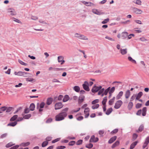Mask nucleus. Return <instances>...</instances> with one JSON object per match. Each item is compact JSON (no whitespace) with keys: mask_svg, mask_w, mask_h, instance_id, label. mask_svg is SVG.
Returning a JSON list of instances; mask_svg holds the SVG:
<instances>
[{"mask_svg":"<svg viewBox=\"0 0 149 149\" xmlns=\"http://www.w3.org/2000/svg\"><path fill=\"white\" fill-rule=\"evenodd\" d=\"M68 108H66L63 109L61 112L55 116V120L60 121L63 120L67 116V112Z\"/></svg>","mask_w":149,"mask_h":149,"instance_id":"nucleus-1","label":"nucleus"},{"mask_svg":"<svg viewBox=\"0 0 149 149\" xmlns=\"http://www.w3.org/2000/svg\"><path fill=\"white\" fill-rule=\"evenodd\" d=\"M75 37L84 40H88V38L86 36L78 33H75L74 34Z\"/></svg>","mask_w":149,"mask_h":149,"instance_id":"nucleus-2","label":"nucleus"},{"mask_svg":"<svg viewBox=\"0 0 149 149\" xmlns=\"http://www.w3.org/2000/svg\"><path fill=\"white\" fill-rule=\"evenodd\" d=\"M7 13L10 16H15L17 15L15 10L12 8H9L7 10Z\"/></svg>","mask_w":149,"mask_h":149,"instance_id":"nucleus-3","label":"nucleus"},{"mask_svg":"<svg viewBox=\"0 0 149 149\" xmlns=\"http://www.w3.org/2000/svg\"><path fill=\"white\" fill-rule=\"evenodd\" d=\"M89 84L87 81H85L84 84H83L82 86L83 88L85 91H90V89L88 86Z\"/></svg>","mask_w":149,"mask_h":149,"instance_id":"nucleus-4","label":"nucleus"},{"mask_svg":"<svg viewBox=\"0 0 149 149\" xmlns=\"http://www.w3.org/2000/svg\"><path fill=\"white\" fill-rule=\"evenodd\" d=\"M102 88V86H97L95 85H94L91 91L93 93H96L98 91Z\"/></svg>","mask_w":149,"mask_h":149,"instance_id":"nucleus-5","label":"nucleus"},{"mask_svg":"<svg viewBox=\"0 0 149 149\" xmlns=\"http://www.w3.org/2000/svg\"><path fill=\"white\" fill-rule=\"evenodd\" d=\"M123 104L122 101L121 100H119L116 102L115 104L114 107L116 109H119Z\"/></svg>","mask_w":149,"mask_h":149,"instance_id":"nucleus-6","label":"nucleus"},{"mask_svg":"<svg viewBox=\"0 0 149 149\" xmlns=\"http://www.w3.org/2000/svg\"><path fill=\"white\" fill-rule=\"evenodd\" d=\"M92 11L93 13L98 15H100L104 14V13L101 11H99L98 10L95 8L92 9Z\"/></svg>","mask_w":149,"mask_h":149,"instance_id":"nucleus-7","label":"nucleus"},{"mask_svg":"<svg viewBox=\"0 0 149 149\" xmlns=\"http://www.w3.org/2000/svg\"><path fill=\"white\" fill-rule=\"evenodd\" d=\"M81 2L87 6H95V4L91 2L83 1H81Z\"/></svg>","mask_w":149,"mask_h":149,"instance_id":"nucleus-8","label":"nucleus"},{"mask_svg":"<svg viewBox=\"0 0 149 149\" xmlns=\"http://www.w3.org/2000/svg\"><path fill=\"white\" fill-rule=\"evenodd\" d=\"M63 107V105L61 102H58L56 103L55 105V109L57 110L60 109Z\"/></svg>","mask_w":149,"mask_h":149,"instance_id":"nucleus-9","label":"nucleus"},{"mask_svg":"<svg viewBox=\"0 0 149 149\" xmlns=\"http://www.w3.org/2000/svg\"><path fill=\"white\" fill-rule=\"evenodd\" d=\"M133 12L134 13L136 14H141L142 13V11L140 9L134 7L133 8Z\"/></svg>","mask_w":149,"mask_h":149,"instance_id":"nucleus-10","label":"nucleus"},{"mask_svg":"<svg viewBox=\"0 0 149 149\" xmlns=\"http://www.w3.org/2000/svg\"><path fill=\"white\" fill-rule=\"evenodd\" d=\"M149 143V136H148L146 139L145 142L142 146L143 149L145 148L148 145Z\"/></svg>","mask_w":149,"mask_h":149,"instance_id":"nucleus-11","label":"nucleus"},{"mask_svg":"<svg viewBox=\"0 0 149 149\" xmlns=\"http://www.w3.org/2000/svg\"><path fill=\"white\" fill-rule=\"evenodd\" d=\"M98 138L97 137L95 138L94 135L92 136L89 140L90 142H93L95 143L97 142L98 141Z\"/></svg>","mask_w":149,"mask_h":149,"instance_id":"nucleus-12","label":"nucleus"},{"mask_svg":"<svg viewBox=\"0 0 149 149\" xmlns=\"http://www.w3.org/2000/svg\"><path fill=\"white\" fill-rule=\"evenodd\" d=\"M64 57L62 56H58V60L59 63H61V64H63L65 61L63 60Z\"/></svg>","mask_w":149,"mask_h":149,"instance_id":"nucleus-13","label":"nucleus"},{"mask_svg":"<svg viewBox=\"0 0 149 149\" xmlns=\"http://www.w3.org/2000/svg\"><path fill=\"white\" fill-rule=\"evenodd\" d=\"M127 52V48L123 49L121 48L120 50V52L122 55H124L126 54Z\"/></svg>","mask_w":149,"mask_h":149,"instance_id":"nucleus-14","label":"nucleus"},{"mask_svg":"<svg viewBox=\"0 0 149 149\" xmlns=\"http://www.w3.org/2000/svg\"><path fill=\"white\" fill-rule=\"evenodd\" d=\"M117 139L116 136H114L111 138L108 141V143L109 144H111L114 142Z\"/></svg>","mask_w":149,"mask_h":149,"instance_id":"nucleus-15","label":"nucleus"},{"mask_svg":"<svg viewBox=\"0 0 149 149\" xmlns=\"http://www.w3.org/2000/svg\"><path fill=\"white\" fill-rule=\"evenodd\" d=\"M128 33L126 32H123L121 33V37L123 39H125L127 36Z\"/></svg>","mask_w":149,"mask_h":149,"instance_id":"nucleus-16","label":"nucleus"},{"mask_svg":"<svg viewBox=\"0 0 149 149\" xmlns=\"http://www.w3.org/2000/svg\"><path fill=\"white\" fill-rule=\"evenodd\" d=\"M130 95V92L129 90H127L125 93V97L126 99L128 98Z\"/></svg>","mask_w":149,"mask_h":149,"instance_id":"nucleus-17","label":"nucleus"},{"mask_svg":"<svg viewBox=\"0 0 149 149\" xmlns=\"http://www.w3.org/2000/svg\"><path fill=\"white\" fill-rule=\"evenodd\" d=\"M143 95V93L142 92H139L137 95H136V97L135 98V100L136 101V100H139L141 98Z\"/></svg>","mask_w":149,"mask_h":149,"instance_id":"nucleus-18","label":"nucleus"},{"mask_svg":"<svg viewBox=\"0 0 149 149\" xmlns=\"http://www.w3.org/2000/svg\"><path fill=\"white\" fill-rule=\"evenodd\" d=\"M133 106V104L132 102H130L128 104L127 108L129 110H131Z\"/></svg>","mask_w":149,"mask_h":149,"instance_id":"nucleus-19","label":"nucleus"},{"mask_svg":"<svg viewBox=\"0 0 149 149\" xmlns=\"http://www.w3.org/2000/svg\"><path fill=\"white\" fill-rule=\"evenodd\" d=\"M85 97L84 96H81L79 98V103L81 104L84 101Z\"/></svg>","mask_w":149,"mask_h":149,"instance_id":"nucleus-20","label":"nucleus"},{"mask_svg":"<svg viewBox=\"0 0 149 149\" xmlns=\"http://www.w3.org/2000/svg\"><path fill=\"white\" fill-rule=\"evenodd\" d=\"M120 144V142L119 141H116L111 146L112 148H113L119 145Z\"/></svg>","mask_w":149,"mask_h":149,"instance_id":"nucleus-21","label":"nucleus"},{"mask_svg":"<svg viewBox=\"0 0 149 149\" xmlns=\"http://www.w3.org/2000/svg\"><path fill=\"white\" fill-rule=\"evenodd\" d=\"M133 3H134L141 6V5L142 2L140 0H135L133 1Z\"/></svg>","mask_w":149,"mask_h":149,"instance_id":"nucleus-22","label":"nucleus"},{"mask_svg":"<svg viewBox=\"0 0 149 149\" xmlns=\"http://www.w3.org/2000/svg\"><path fill=\"white\" fill-rule=\"evenodd\" d=\"M138 141H135L134 142H133L131 145L130 149H133L135 146L136 145L137 143H138Z\"/></svg>","mask_w":149,"mask_h":149,"instance_id":"nucleus-23","label":"nucleus"},{"mask_svg":"<svg viewBox=\"0 0 149 149\" xmlns=\"http://www.w3.org/2000/svg\"><path fill=\"white\" fill-rule=\"evenodd\" d=\"M45 105V103L44 102H41L40 105V109H39V111L40 112L42 111V109H41L42 108L44 107Z\"/></svg>","mask_w":149,"mask_h":149,"instance_id":"nucleus-24","label":"nucleus"},{"mask_svg":"<svg viewBox=\"0 0 149 149\" xmlns=\"http://www.w3.org/2000/svg\"><path fill=\"white\" fill-rule=\"evenodd\" d=\"M142 115L143 116H146V112L147 111V108L146 107H144L142 109Z\"/></svg>","mask_w":149,"mask_h":149,"instance_id":"nucleus-25","label":"nucleus"},{"mask_svg":"<svg viewBox=\"0 0 149 149\" xmlns=\"http://www.w3.org/2000/svg\"><path fill=\"white\" fill-rule=\"evenodd\" d=\"M143 129L144 126L143 125H141L139 126L138 130H136V132H141L143 130Z\"/></svg>","mask_w":149,"mask_h":149,"instance_id":"nucleus-26","label":"nucleus"},{"mask_svg":"<svg viewBox=\"0 0 149 149\" xmlns=\"http://www.w3.org/2000/svg\"><path fill=\"white\" fill-rule=\"evenodd\" d=\"M69 99V97L68 95H65L64 97L63 101V102H65L68 101Z\"/></svg>","mask_w":149,"mask_h":149,"instance_id":"nucleus-27","label":"nucleus"},{"mask_svg":"<svg viewBox=\"0 0 149 149\" xmlns=\"http://www.w3.org/2000/svg\"><path fill=\"white\" fill-rule=\"evenodd\" d=\"M22 115L23 116V118L25 119H29L31 116V115L30 114H28L24 115V114H22Z\"/></svg>","mask_w":149,"mask_h":149,"instance_id":"nucleus-28","label":"nucleus"},{"mask_svg":"<svg viewBox=\"0 0 149 149\" xmlns=\"http://www.w3.org/2000/svg\"><path fill=\"white\" fill-rule=\"evenodd\" d=\"M123 94V92L122 91H121L119 92V93L116 96L117 99H119L121 97Z\"/></svg>","mask_w":149,"mask_h":149,"instance_id":"nucleus-29","label":"nucleus"},{"mask_svg":"<svg viewBox=\"0 0 149 149\" xmlns=\"http://www.w3.org/2000/svg\"><path fill=\"white\" fill-rule=\"evenodd\" d=\"M115 97H113L112 99H110L109 101V105H112L115 99Z\"/></svg>","mask_w":149,"mask_h":149,"instance_id":"nucleus-30","label":"nucleus"},{"mask_svg":"<svg viewBox=\"0 0 149 149\" xmlns=\"http://www.w3.org/2000/svg\"><path fill=\"white\" fill-rule=\"evenodd\" d=\"M112 111V108H109L108 109L107 111L105 113L107 115H109Z\"/></svg>","mask_w":149,"mask_h":149,"instance_id":"nucleus-31","label":"nucleus"},{"mask_svg":"<svg viewBox=\"0 0 149 149\" xmlns=\"http://www.w3.org/2000/svg\"><path fill=\"white\" fill-rule=\"evenodd\" d=\"M128 59L130 61L136 64V61L133 59L131 56H129L128 57Z\"/></svg>","mask_w":149,"mask_h":149,"instance_id":"nucleus-32","label":"nucleus"},{"mask_svg":"<svg viewBox=\"0 0 149 149\" xmlns=\"http://www.w3.org/2000/svg\"><path fill=\"white\" fill-rule=\"evenodd\" d=\"M115 90V88L114 87H112L111 88H110V90L109 92V94L111 95L112 93H113Z\"/></svg>","mask_w":149,"mask_h":149,"instance_id":"nucleus-33","label":"nucleus"},{"mask_svg":"<svg viewBox=\"0 0 149 149\" xmlns=\"http://www.w3.org/2000/svg\"><path fill=\"white\" fill-rule=\"evenodd\" d=\"M52 99L51 98H48L47 101V104L48 105H50L52 102Z\"/></svg>","mask_w":149,"mask_h":149,"instance_id":"nucleus-34","label":"nucleus"},{"mask_svg":"<svg viewBox=\"0 0 149 149\" xmlns=\"http://www.w3.org/2000/svg\"><path fill=\"white\" fill-rule=\"evenodd\" d=\"M6 107L3 106L0 108V113H2L3 111H4L6 110Z\"/></svg>","mask_w":149,"mask_h":149,"instance_id":"nucleus-35","label":"nucleus"},{"mask_svg":"<svg viewBox=\"0 0 149 149\" xmlns=\"http://www.w3.org/2000/svg\"><path fill=\"white\" fill-rule=\"evenodd\" d=\"M30 110L31 111H33L34 110V109L35 108V105L33 103L31 104L29 107Z\"/></svg>","mask_w":149,"mask_h":149,"instance_id":"nucleus-36","label":"nucleus"},{"mask_svg":"<svg viewBox=\"0 0 149 149\" xmlns=\"http://www.w3.org/2000/svg\"><path fill=\"white\" fill-rule=\"evenodd\" d=\"M17 123V121H15L14 122H11L9 123L8 125V126H10L13 127L15 126V125H16Z\"/></svg>","mask_w":149,"mask_h":149,"instance_id":"nucleus-37","label":"nucleus"},{"mask_svg":"<svg viewBox=\"0 0 149 149\" xmlns=\"http://www.w3.org/2000/svg\"><path fill=\"white\" fill-rule=\"evenodd\" d=\"M110 87H109L108 88H107L105 90H104V95H107V94L108 92L109 93V90H110Z\"/></svg>","mask_w":149,"mask_h":149,"instance_id":"nucleus-38","label":"nucleus"},{"mask_svg":"<svg viewBox=\"0 0 149 149\" xmlns=\"http://www.w3.org/2000/svg\"><path fill=\"white\" fill-rule=\"evenodd\" d=\"M74 90L76 92H78L80 90V88L79 86H75L74 87Z\"/></svg>","mask_w":149,"mask_h":149,"instance_id":"nucleus-39","label":"nucleus"},{"mask_svg":"<svg viewBox=\"0 0 149 149\" xmlns=\"http://www.w3.org/2000/svg\"><path fill=\"white\" fill-rule=\"evenodd\" d=\"M18 117L17 115H15L13 116L10 119V121H13L15 120Z\"/></svg>","mask_w":149,"mask_h":149,"instance_id":"nucleus-40","label":"nucleus"},{"mask_svg":"<svg viewBox=\"0 0 149 149\" xmlns=\"http://www.w3.org/2000/svg\"><path fill=\"white\" fill-rule=\"evenodd\" d=\"M107 97H104L102 102V103L103 105H106V103L107 102Z\"/></svg>","mask_w":149,"mask_h":149,"instance_id":"nucleus-41","label":"nucleus"},{"mask_svg":"<svg viewBox=\"0 0 149 149\" xmlns=\"http://www.w3.org/2000/svg\"><path fill=\"white\" fill-rule=\"evenodd\" d=\"M136 95L135 94H134L132 95L131 97L130 98V102H131L133 101L134 99H135L136 97Z\"/></svg>","mask_w":149,"mask_h":149,"instance_id":"nucleus-42","label":"nucleus"},{"mask_svg":"<svg viewBox=\"0 0 149 149\" xmlns=\"http://www.w3.org/2000/svg\"><path fill=\"white\" fill-rule=\"evenodd\" d=\"M13 108L11 107H6V112L7 113H9L10 112L12 109Z\"/></svg>","mask_w":149,"mask_h":149,"instance_id":"nucleus-43","label":"nucleus"},{"mask_svg":"<svg viewBox=\"0 0 149 149\" xmlns=\"http://www.w3.org/2000/svg\"><path fill=\"white\" fill-rule=\"evenodd\" d=\"M48 142L47 141L43 142L42 145V147H44L47 146L48 144Z\"/></svg>","mask_w":149,"mask_h":149,"instance_id":"nucleus-44","label":"nucleus"},{"mask_svg":"<svg viewBox=\"0 0 149 149\" xmlns=\"http://www.w3.org/2000/svg\"><path fill=\"white\" fill-rule=\"evenodd\" d=\"M12 19L14 21L16 22L17 23H21V22L19 19L17 18L13 17Z\"/></svg>","mask_w":149,"mask_h":149,"instance_id":"nucleus-45","label":"nucleus"},{"mask_svg":"<svg viewBox=\"0 0 149 149\" xmlns=\"http://www.w3.org/2000/svg\"><path fill=\"white\" fill-rule=\"evenodd\" d=\"M85 146L86 148H91L93 147V145L92 144L90 143L86 145Z\"/></svg>","mask_w":149,"mask_h":149,"instance_id":"nucleus-46","label":"nucleus"},{"mask_svg":"<svg viewBox=\"0 0 149 149\" xmlns=\"http://www.w3.org/2000/svg\"><path fill=\"white\" fill-rule=\"evenodd\" d=\"M93 105L92 107V108L93 109H94L97 108L99 107V104H95Z\"/></svg>","mask_w":149,"mask_h":149,"instance_id":"nucleus-47","label":"nucleus"},{"mask_svg":"<svg viewBox=\"0 0 149 149\" xmlns=\"http://www.w3.org/2000/svg\"><path fill=\"white\" fill-rule=\"evenodd\" d=\"M30 144L29 142L22 143L21 144V145L24 146H26L29 145Z\"/></svg>","mask_w":149,"mask_h":149,"instance_id":"nucleus-48","label":"nucleus"},{"mask_svg":"<svg viewBox=\"0 0 149 149\" xmlns=\"http://www.w3.org/2000/svg\"><path fill=\"white\" fill-rule=\"evenodd\" d=\"M109 20V19L108 18L104 19L103 21L102 22V24H105L107 23Z\"/></svg>","mask_w":149,"mask_h":149,"instance_id":"nucleus-49","label":"nucleus"},{"mask_svg":"<svg viewBox=\"0 0 149 149\" xmlns=\"http://www.w3.org/2000/svg\"><path fill=\"white\" fill-rule=\"evenodd\" d=\"M99 91L98 92V95H100L101 94L103 93V92L104 93V88H101Z\"/></svg>","mask_w":149,"mask_h":149,"instance_id":"nucleus-50","label":"nucleus"},{"mask_svg":"<svg viewBox=\"0 0 149 149\" xmlns=\"http://www.w3.org/2000/svg\"><path fill=\"white\" fill-rule=\"evenodd\" d=\"M26 80L27 81H30L31 82H33L34 81V80L32 78H26Z\"/></svg>","mask_w":149,"mask_h":149,"instance_id":"nucleus-51","label":"nucleus"},{"mask_svg":"<svg viewBox=\"0 0 149 149\" xmlns=\"http://www.w3.org/2000/svg\"><path fill=\"white\" fill-rule=\"evenodd\" d=\"M142 106V104L138 103L136 104L135 106V107L136 109H138L141 108V107Z\"/></svg>","mask_w":149,"mask_h":149,"instance_id":"nucleus-52","label":"nucleus"},{"mask_svg":"<svg viewBox=\"0 0 149 149\" xmlns=\"http://www.w3.org/2000/svg\"><path fill=\"white\" fill-rule=\"evenodd\" d=\"M39 22L43 24H47V22L45 21L40 19L39 21Z\"/></svg>","mask_w":149,"mask_h":149,"instance_id":"nucleus-53","label":"nucleus"},{"mask_svg":"<svg viewBox=\"0 0 149 149\" xmlns=\"http://www.w3.org/2000/svg\"><path fill=\"white\" fill-rule=\"evenodd\" d=\"M118 129H115L113 130L112 131H111V134H116L118 132Z\"/></svg>","mask_w":149,"mask_h":149,"instance_id":"nucleus-54","label":"nucleus"},{"mask_svg":"<svg viewBox=\"0 0 149 149\" xmlns=\"http://www.w3.org/2000/svg\"><path fill=\"white\" fill-rule=\"evenodd\" d=\"M83 141L82 140H79L78 141L76 142V144L79 145L81 144L82 143Z\"/></svg>","mask_w":149,"mask_h":149,"instance_id":"nucleus-55","label":"nucleus"},{"mask_svg":"<svg viewBox=\"0 0 149 149\" xmlns=\"http://www.w3.org/2000/svg\"><path fill=\"white\" fill-rule=\"evenodd\" d=\"M14 145V144H13L12 143L10 142L6 144V147L7 148H9Z\"/></svg>","mask_w":149,"mask_h":149,"instance_id":"nucleus-56","label":"nucleus"},{"mask_svg":"<svg viewBox=\"0 0 149 149\" xmlns=\"http://www.w3.org/2000/svg\"><path fill=\"white\" fill-rule=\"evenodd\" d=\"M76 142L74 141H71L69 142L68 145L69 146H73L75 143Z\"/></svg>","mask_w":149,"mask_h":149,"instance_id":"nucleus-57","label":"nucleus"},{"mask_svg":"<svg viewBox=\"0 0 149 149\" xmlns=\"http://www.w3.org/2000/svg\"><path fill=\"white\" fill-rule=\"evenodd\" d=\"M99 102V100L98 99H96L92 102V104H95L96 103L98 102Z\"/></svg>","mask_w":149,"mask_h":149,"instance_id":"nucleus-58","label":"nucleus"},{"mask_svg":"<svg viewBox=\"0 0 149 149\" xmlns=\"http://www.w3.org/2000/svg\"><path fill=\"white\" fill-rule=\"evenodd\" d=\"M134 35L133 34H131L129 35H128L127 36V38L128 39H131L132 38V37H134Z\"/></svg>","mask_w":149,"mask_h":149,"instance_id":"nucleus-59","label":"nucleus"},{"mask_svg":"<svg viewBox=\"0 0 149 149\" xmlns=\"http://www.w3.org/2000/svg\"><path fill=\"white\" fill-rule=\"evenodd\" d=\"M130 22V21L129 20H127L125 21L122 22L121 23L122 24H129Z\"/></svg>","mask_w":149,"mask_h":149,"instance_id":"nucleus-60","label":"nucleus"},{"mask_svg":"<svg viewBox=\"0 0 149 149\" xmlns=\"http://www.w3.org/2000/svg\"><path fill=\"white\" fill-rule=\"evenodd\" d=\"M139 40L142 42H145L147 41V40L143 37L140 38Z\"/></svg>","mask_w":149,"mask_h":149,"instance_id":"nucleus-61","label":"nucleus"},{"mask_svg":"<svg viewBox=\"0 0 149 149\" xmlns=\"http://www.w3.org/2000/svg\"><path fill=\"white\" fill-rule=\"evenodd\" d=\"M24 72L19 71L18 72V75L19 76H22V75H24Z\"/></svg>","mask_w":149,"mask_h":149,"instance_id":"nucleus-62","label":"nucleus"},{"mask_svg":"<svg viewBox=\"0 0 149 149\" xmlns=\"http://www.w3.org/2000/svg\"><path fill=\"white\" fill-rule=\"evenodd\" d=\"M65 148V146H60L57 147L56 149H63Z\"/></svg>","mask_w":149,"mask_h":149,"instance_id":"nucleus-63","label":"nucleus"},{"mask_svg":"<svg viewBox=\"0 0 149 149\" xmlns=\"http://www.w3.org/2000/svg\"><path fill=\"white\" fill-rule=\"evenodd\" d=\"M19 147V146L18 145H16L15 146H13V147L10 148L9 149H17Z\"/></svg>","mask_w":149,"mask_h":149,"instance_id":"nucleus-64","label":"nucleus"}]
</instances>
